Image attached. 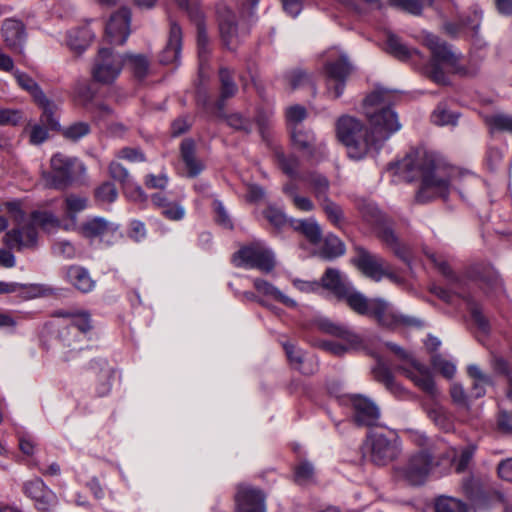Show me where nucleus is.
Returning a JSON list of instances; mask_svg holds the SVG:
<instances>
[{"label": "nucleus", "instance_id": "nucleus-15", "mask_svg": "<svg viewBox=\"0 0 512 512\" xmlns=\"http://www.w3.org/2000/svg\"><path fill=\"white\" fill-rule=\"evenodd\" d=\"M80 235L88 239H99L110 245L117 241L120 236L118 225L109 222L102 217L87 219L76 230Z\"/></svg>", "mask_w": 512, "mask_h": 512}, {"label": "nucleus", "instance_id": "nucleus-31", "mask_svg": "<svg viewBox=\"0 0 512 512\" xmlns=\"http://www.w3.org/2000/svg\"><path fill=\"white\" fill-rule=\"evenodd\" d=\"M253 285L255 289L262 295L270 297L280 303L284 304L287 307L294 308L296 307V301L292 298L286 296L282 293L277 287L273 284L269 283L266 280L256 278L253 280Z\"/></svg>", "mask_w": 512, "mask_h": 512}, {"label": "nucleus", "instance_id": "nucleus-39", "mask_svg": "<svg viewBox=\"0 0 512 512\" xmlns=\"http://www.w3.org/2000/svg\"><path fill=\"white\" fill-rule=\"evenodd\" d=\"M345 246L343 242L334 235H328L323 243L321 255L324 258L332 259L343 255Z\"/></svg>", "mask_w": 512, "mask_h": 512}, {"label": "nucleus", "instance_id": "nucleus-36", "mask_svg": "<svg viewBox=\"0 0 512 512\" xmlns=\"http://www.w3.org/2000/svg\"><path fill=\"white\" fill-rule=\"evenodd\" d=\"M57 315L69 318L71 328H76L81 333H86L92 328L90 315L86 311L61 310L57 312Z\"/></svg>", "mask_w": 512, "mask_h": 512}, {"label": "nucleus", "instance_id": "nucleus-25", "mask_svg": "<svg viewBox=\"0 0 512 512\" xmlns=\"http://www.w3.org/2000/svg\"><path fill=\"white\" fill-rule=\"evenodd\" d=\"M16 292L21 293L25 298L32 299L49 294L51 289L40 284H20L17 282L0 281V294Z\"/></svg>", "mask_w": 512, "mask_h": 512}, {"label": "nucleus", "instance_id": "nucleus-26", "mask_svg": "<svg viewBox=\"0 0 512 512\" xmlns=\"http://www.w3.org/2000/svg\"><path fill=\"white\" fill-rule=\"evenodd\" d=\"M66 280L82 293H88L95 287V281L89 271L81 266H69L65 273Z\"/></svg>", "mask_w": 512, "mask_h": 512}, {"label": "nucleus", "instance_id": "nucleus-21", "mask_svg": "<svg viewBox=\"0 0 512 512\" xmlns=\"http://www.w3.org/2000/svg\"><path fill=\"white\" fill-rule=\"evenodd\" d=\"M349 401L354 410V419L359 425L372 426L377 423L380 412L374 402L362 395H349Z\"/></svg>", "mask_w": 512, "mask_h": 512}, {"label": "nucleus", "instance_id": "nucleus-11", "mask_svg": "<svg viewBox=\"0 0 512 512\" xmlns=\"http://www.w3.org/2000/svg\"><path fill=\"white\" fill-rule=\"evenodd\" d=\"M354 263L366 277L373 281L379 282L383 277L396 281V276L391 272L388 263L382 257L363 248L357 249Z\"/></svg>", "mask_w": 512, "mask_h": 512}, {"label": "nucleus", "instance_id": "nucleus-40", "mask_svg": "<svg viewBox=\"0 0 512 512\" xmlns=\"http://www.w3.org/2000/svg\"><path fill=\"white\" fill-rule=\"evenodd\" d=\"M389 4L397 9L412 15H420L425 5L432 4V0H388Z\"/></svg>", "mask_w": 512, "mask_h": 512}, {"label": "nucleus", "instance_id": "nucleus-57", "mask_svg": "<svg viewBox=\"0 0 512 512\" xmlns=\"http://www.w3.org/2000/svg\"><path fill=\"white\" fill-rule=\"evenodd\" d=\"M432 366L446 378H452L456 372L455 364L440 355L432 358Z\"/></svg>", "mask_w": 512, "mask_h": 512}, {"label": "nucleus", "instance_id": "nucleus-13", "mask_svg": "<svg viewBox=\"0 0 512 512\" xmlns=\"http://www.w3.org/2000/svg\"><path fill=\"white\" fill-rule=\"evenodd\" d=\"M398 371L423 392L431 396L437 395V389L431 370L416 358L413 357L412 359H408V362L401 363L398 366Z\"/></svg>", "mask_w": 512, "mask_h": 512}, {"label": "nucleus", "instance_id": "nucleus-20", "mask_svg": "<svg viewBox=\"0 0 512 512\" xmlns=\"http://www.w3.org/2000/svg\"><path fill=\"white\" fill-rule=\"evenodd\" d=\"M2 39L13 53L22 54L26 42L25 27L21 21L6 19L1 27Z\"/></svg>", "mask_w": 512, "mask_h": 512}, {"label": "nucleus", "instance_id": "nucleus-64", "mask_svg": "<svg viewBox=\"0 0 512 512\" xmlns=\"http://www.w3.org/2000/svg\"><path fill=\"white\" fill-rule=\"evenodd\" d=\"M265 217L276 228H282L287 222L284 213L272 207L265 211Z\"/></svg>", "mask_w": 512, "mask_h": 512}, {"label": "nucleus", "instance_id": "nucleus-51", "mask_svg": "<svg viewBox=\"0 0 512 512\" xmlns=\"http://www.w3.org/2000/svg\"><path fill=\"white\" fill-rule=\"evenodd\" d=\"M286 80L292 89H298L309 85L314 90V84L311 81V77L302 70L291 71L286 75Z\"/></svg>", "mask_w": 512, "mask_h": 512}, {"label": "nucleus", "instance_id": "nucleus-47", "mask_svg": "<svg viewBox=\"0 0 512 512\" xmlns=\"http://www.w3.org/2000/svg\"><path fill=\"white\" fill-rule=\"evenodd\" d=\"M208 37L204 27L201 26L200 22L198 23V33H197V47H198V57H199V66L200 70L203 69L204 64L207 62L209 48L208 45Z\"/></svg>", "mask_w": 512, "mask_h": 512}, {"label": "nucleus", "instance_id": "nucleus-42", "mask_svg": "<svg viewBox=\"0 0 512 512\" xmlns=\"http://www.w3.org/2000/svg\"><path fill=\"white\" fill-rule=\"evenodd\" d=\"M123 56L125 64L133 70L135 76L138 78L146 76L149 68V61L145 56L135 54H126Z\"/></svg>", "mask_w": 512, "mask_h": 512}, {"label": "nucleus", "instance_id": "nucleus-8", "mask_svg": "<svg viewBox=\"0 0 512 512\" xmlns=\"http://www.w3.org/2000/svg\"><path fill=\"white\" fill-rule=\"evenodd\" d=\"M232 260L237 267L256 268L266 273L272 271L275 266L273 252L261 242H255L241 248L234 254Z\"/></svg>", "mask_w": 512, "mask_h": 512}, {"label": "nucleus", "instance_id": "nucleus-29", "mask_svg": "<svg viewBox=\"0 0 512 512\" xmlns=\"http://www.w3.org/2000/svg\"><path fill=\"white\" fill-rule=\"evenodd\" d=\"M339 298L345 299L348 306L360 315H369L372 306V299H367L362 293L355 290L351 285L345 289Z\"/></svg>", "mask_w": 512, "mask_h": 512}, {"label": "nucleus", "instance_id": "nucleus-22", "mask_svg": "<svg viewBox=\"0 0 512 512\" xmlns=\"http://www.w3.org/2000/svg\"><path fill=\"white\" fill-rule=\"evenodd\" d=\"M235 512H266L265 495L251 487L240 488L235 496Z\"/></svg>", "mask_w": 512, "mask_h": 512}, {"label": "nucleus", "instance_id": "nucleus-6", "mask_svg": "<svg viewBox=\"0 0 512 512\" xmlns=\"http://www.w3.org/2000/svg\"><path fill=\"white\" fill-rule=\"evenodd\" d=\"M388 436L380 432H370L366 440V449L370 460L378 466H385L398 458L401 453L400 442L394 433Z\"/></svg>", "mask_w": 512, "mask_h": 512}, {"label": "nucleus", "instance_id": "nucleus-52", "mask_svg": "<svg viewBox=\"0 0 512 512\" xmlns=\"http://www.w3.org/2000/svg\"><path fill=\"white\" fill-rule=\"evenodd\" d=\"M432 122L439 126L454 125L457 115L451 113L444 105H439L431 115Z\"/></svg>", "mask_w": 512, "mask_h": 512}, {"label": "nucleus", "instance_id": "nucleus-43", "mask_svg": "<svg viewBox=\"0 0 512 512\" xmlns=\"http://www.w3.org/2000/svg\"><path fill=\"white\" fill-rule=\"evenodd\" d=\"M283 191L291 198L297 209L304 212H309L314 209L313 202L308 197L298 195L296 193V187L293 184L284 185Z\"/></svg>", "mask_w": 512, "mask_h": 512}, {"label": "nucleus", "instance_id": "nucleus-54", "mask_svg": "<svg viewBox=\"0 0 512 512\" xmlns=\"http://www.w3.org/2000/svg\"><path fill=\"white\" fill-rule=\"evenodd\" d=\"M276 158L284 173L291 177H295L298 169V160L294 156H285L281 152H276Z\"/></svg>", "mask_w": 512, "mask_h": 512}, {"label": "nucleus", "instance_id": "nucleus-28", "mask_svg": "<svg viewBox=\"0 0 512 512\" xmlns=\"http://www.w3.org/2000/svg\"><path fill=\"white\" fill-rule=\"evenodd\" d=\"M181 29L176 23L170 27L168 43L161 54V62L164 64L177 63L181 52Z\"/></svg>", "mask_w": 512, "mask_h": 512}, {"label": "nucleus", "instance_id": "nucleus-63", "mask_svg": "<svg viewBox=\"0 0 512 512\" xmlns=\"http://www.w3.org/2000/svg\"><path fill=\"white\" fill-rule=\"evenodd\" d=\"M53 252L64 258L71 259L76 255V249L74 245L66 240L58 241L53 246Z\"/></svg>", "mask_w": 512, "mask_h": 512}, {"label": "nucleus", "instance_id": "nucleus-37", "mask_svg": "<svg viewBox=\"0 0 512 512\" xmlns=\"http://www.w3.org/2000/svg\"><path fill=\"white\" fill-rule=\"evenodd\" d=\"M485 123L491 133L507 132L512 134V115L496 113L485 117Z\"/></svg>", "mask_w": 512, "mask_h": 512}, {"label": "nucleus", "instance_id": "nucleus-12", "mask_svg": "<svg viewBox=\"0 0 512 512\" xmlns=\"http://www.w3.org/2000/svg\"><path fill=\"white\" fill-rule=\"evenodd\" d=\"M369 315L373 316L379 324L389 328L420 325L419 320L398 313L390 303L381 298L372 299Z\"/></svg>", "mask_w": 512, "mask_h": 512}, {"label": "nucleus", "instance_id": "nucleus-30", "mask_svg": "<svg viewBox=\"0 0 512 512\" xmlns=\"http://www.w3.org/2000/svg\"><path fill=\"white\" fill-rule=\"evenodd\" d=\"M94 33L85 26L68 32L67 46L76 53H82L93 41Z\"/></svg>", "mask_w": 512, "mask_h": 512}, {"label": "nucleus", "instance_id": "nucleus-19", "mask_svg": "<svg viewBox=\"0 0 512 512\" xmlns=\"http://www.w3.org/2000/svg\"><path fill=\"white\" fill-rule=\"evenodd\" d=\"M130 11L126 8L120 9L113 14L106 25L105 36L114 45H122L127 40L130 30Z\"/></svg>", "mask_w": 512, "mask_h": 512}, {"label": "nucleus", "instance_id": "nucleus-53", "mask_svg": "<svg viewBox=\"0 0 512 512\" xmlns=\"http://www.w3.org/2000/svg\"><path fill=\"white\" fill-rule=\"evenodd\" d=\"M314 478V468L309 462H301L295 469V480L304 485L310 483Z\"/></svg>", "mask_w": 512, "mask_h": 512}, {"label": "nucleus", "instance_id": "nucleus-10", "mask_svg": "<svg viewBox=\"0 0 512 512\" xmlns=\"http://www.w3.org/2000/svg\"><path fill=\"white\" fill-rule=\"evenodd\" d=\"M13 74L18 85L22 89L26 90L33 97L34 101L42 108L43 112L41 121L50 128L56 129L59 126L57 119L54 117L57 106L46 98L41 88L29 75L24 72H20L19 70L13 71Z\"/></svg>", "mask_w": 512, "mask_h": 512}, {"label": "nucleus", "instance_id": "nucleus-23", "mask_svg": "<svg viewBox=\"0 0 512 512\" xmlns=\"http://www.w3.org/2000/svg\"><path fill=\"white\" fill-rule=\"evenodd\" d=\"M88 207V199L77 194H68L64 198L63 212L65 219L62 229L65 231H76L78 229L77 214Z\"/></svg>", "mask_w": 512, "mask_h": 512}, {"label": "nucleus", "instance_id": "nucleus-50", "mask_svg": "<svg viewBox=\"0 0 512 512\" xmlns=\"http://www.w3.org/2000/svg\"><path fill=\"white\" fill-rule=\"evenodd\" d=\"M473 277L480 281L483 285H486L488 289L493 291L500 290L502 288L501 280L497 273L492 269H487L484 274L475 271Z\"/></svg>", "mask_w": 512, "mask_h": 512}, {"label": "nucleus", "instance_id": "nucleus-45", "mask_svg": "<svg viewBox=\"0 0 512 512\" xmlns=\"http://www.w3.org/2000/svg\"><path fill=\"white\" fill-rule=\"evenodd\" d=\"M321 205L323 211L325 212L327 218L334 224L340 225L343 221V212L342 209L333 202L329 197L324 198L318 201Z\"/></svg>", "mask_w": 512, "mask_h": 512}, {"label": "nucleus", "instance_id": "nucleus-24", "mask_svg": "<svg viewBox=\"0 0 512 512\" xmlns=\"http://www.w3.org/2000/svg\"><path fill=\"white\" fill-rule=\"evenodd\" d=\"M217 14L221 39L228 48L232 49L238 43L239 38L234 15L224 6L218 7Z\"/></svg>", "mask_w": 512, "mask_h": 512}, {"label": "nucleus", "instance_id": "nucleus-44", "mask_svg": "<svg viewBox=\"0 0 512 512\" xmlns=\"http://www.w3.org/2000/svg\"><path fill=\"white\" fill-rule=\"evenodd\" d=\"M387 50L399 59H407L417 54L416 50L410 51L405 45H403L398 37L395 35H388L387 37Z\"/></svg>", "mask_w": 512, "mask_h": 512}, {"label": "nucleus", "instance_id": "nucleus-48", "mask_svg": "<svg viewBox=\"0 0 512 512\" xmlns=\"http://www.w3.org/2000/svg\"><path fill=\"white\" fill-rule=\"evenodd\" d=\"M307 111L301 105H293L286 109V120L290 131L295 127L299 129V124L306 118Z\"/></svg>", "mask_w": 512, "mask_h": 512}, {"label": "nucleus", "instance_id": "nucleus-55", "mask_svg": "<svg viewBox=\"0 0 512 512\" xmlns=\"http://www.w3.org/2000/svg\"><path fill=\"white\" fill-rule=\"evenodd\" d=\"M22 112L18 109L0 108V125L16 126L22 120Z\"/></svg>", "mask_w": 512, "mask_h": 512}, {"label": "nucleus", "instance_id": "nucleus-14", "mask_svg": "<svg viewBox=\"0 0 512 512\" xmlns=\"http://www.w3.org/2000/svg\"><path fill=\"white\" fill-rule=\"evenodd\" d=\"M352 67L346 55L341 54L335 61H328L325 65L327 93L332 98L342 95L345 81L351 73Z\"/></svg>", "mask_w": 512, "mask_h": 512}, {"label": "nucleus", "instance_id": "nucleus-27", "mask_svg": "<svg viewBox=\"0 0 512 512\" xmlns=\"http://www.w3.org/2000/svg\"><path fill=\"white\" fill-rule=\"evenodd\" d=\"M498 429L505 434L512 433V376L508 377L505 397L499 403Z\"/></svg>", "mask_w": 512, "mask_h": 512}, {"label": "nucleus", "instance_id": "nucleus-9", "mask_svg": "<svg viewBox=\"0 0 512 512\" xmlns=\"http://www.w3.org/2000/svg\"><path fill=\"white\" fill-rule=\"evenodd\" d=\"M124 65L123 55L108 48H100L94 59L92 76L99 83L110 84L120 75Z\"/></svg>", "mask_w": 512, "mask_h": 512}, {"label": "nucleus", "instance_id": "nucleus-61", "mask_svg": "<svg viewBox=\"0 0 512 512\" xmlns=\"http://www.w3.org/2000/svg\"><path fill=\"white\" fill-rule=\"evenodd\" d=\"M161 213L169 220L179 221L184 218L185 209L177 202H170L168 205L164 206Z\"/></svg>", "mask_w": 512, "mask_h": 512}, {"label": "nucleus", "instance_id": "nucleus-17", "mask_svg": "<svg viewBox=\"0 0 512 512\" xmlns=\"http://www.w3.org/2000/svg\"><path fill=\"white\" fill-rule=\"evenodd\" d=\"M432 465L431 456L427 452L421 451L409 457L401 469V473L411 485H421L431 472Z\"/></svg>", "mask_w": 512, "mask_h": 512}, {"label": "nucleus", "instance_id": "nucleus-49", "mask_svg": "<svg viewBox=\"0 0 512 512\" xmlns=\"http://www.w3.org/2000/svg\"><path fill=\"white\" fill-rule=\"evenodd\" d=\"M221 81V100H225L235 95L237 86L232 80L231 73L228 69L222 68L219 72Z\"/></svg>", "mask_w": 512, "mask_h": 512}, {"label": "nucleus", "instance_id": "nucleus-38", "mask_svg": "<svg viewBox=\"0 0 512 512\" xmlns=\"http://www.w3.org/2000/svg\"><path fill=\"white\" fill-rule=\"evenodd\" d=\"M428 417L444 431H450L453 427L452 419L447 410L439 405L434 404L427 410Z\"/></svg>", "mask_w": 512, "mask_h": 512}, {"label": "nucleus", "instance_id": "nucleus-2", "mask_svg": "<svg viewBox=\"0 0 512 512\" xmlns=\"http://www.w3.org/2000/svg\"><path fill=\"white\" fill-rule=\"evenodd\" d=\"M407 181L420 183L416 200L424 203L436 197L446 198L450 184L455 180L457 169L437 161L432 154L415 151L395 165Z\"/></svg>", "mask_w": 512, "mask_h": 512}, {"label": "nucleus", "instance_id": "nucleus-16", "mask_svg": "<svg viewBox=\"0 0 512 512\" xmlns=\"http://www.w3.org/2000/svg\"><path fill=\"white\" fill-rule=\"evenodd\" d=\"M290 132L293 147L312 161L318 162L327 156L326 145L322 142L316 143L312 131L294 127Z\"/></svg>", "mask_w": 512, "mask_h": 512}, {"label": "nucleus", "instance_id": "nucleus-32", "mask_svg": "<svg viewBox=\"0 0 512 512\" xmlns=\"http://www.w3.org/2000/svg\"><path fill=\"white\" fill-rule=\"evenodd\" d=\"M181 156L189 177H195L201 173L203 164L195 157L194 142L192 140H183L181 143Z\"/></svg>", "mask_w": 512, "mask_h": 512}, {"label": "nucleus", "instance_id": "nucleus-3", "mask_svg": "<svg viewBox=\"0 0 512 512\" xmlns=\"http://www.w3.org/2000/svg\"><path fill=\"white\" fill-rule=\"evenodd\" d=\"M62 225L63 223L53 213L35 211L31 214L28 225L21 229H12L5 234L4 243L10 249L33 247L37 243L36 226L50 233L62 228Z\"/></svg>", "mask_w": 512, "mask_h": 512}, {"label": "nucleus", "instance_id": "nucleus-58", "mask_svg": "<svg viewBox=\"0 0 512 512\" xmlns=\"http://www.w3.org/2000/svg\"><path fill=\"white\" fill-rule=\"evenodd\" d=\"M283 348L286 352L287 358L291 365L298 370H301V365L303 363L304 353L301 349L297 348L294 344L285 342L283 343Z\"/></svg>", "mask_w": 512, "mask_h": 512}, {"label": "nucleus", "instance_id": "nucleus-35", "mask_svg": "<svg viewBox=\"0 0 512 512\" xmlns=\"http://www.w3.org/2000/svg\"><path fill=\"white\" fill-rule=\"evenodd\" d=\"M322 284L325 288L331 290L338 297L343 292H345V289L350 285V283H348L346 279L342 277L338 270L332 268L326 270L324 276L322 277Z\"/></svg>", "mask_w": 512, "mask_h": 512}, {"label": "nucleus", "instance_id": "nucleus-56", "mask_svg": "<svg viewBox=\"0 0 512 512\" xmlns=\"http://www.w3.org/2000/svg\"><path fill=\"white\" fill-rule=\"evenodd\" d=\"M379 237L401 258L405 257L404 250L400 247L397 237L390 228H383L378 232Z\"/></svg>", "mask_w": 512, "mask_h": 512}, {"label": "nucleus", "instance_id": "nucleus-41", "mask_svg": "<svg viewBox=\"0 0 512 512\" xmlns=\"http://www.w3.org/2000/svg\"><path fill=\"white\" fill-rule=\"evenodd\" d=\"M296 230H300L312 243H317L321 238L319 225L313 220H297L293 222Z\"/></svg>", "mask_w": 512, "mask_h": 512}, {"label": "nucleus", "instance_id": "nucleus-60", "mask_svg": "<svg viewBox=\"0 0 512 512\" xmlns=\"http://www.w3.org/2000/svg\"><path fill=\"white\" fill-rule=\"evenodd\" d=\"M118 196L117 190L115 186L110 183L106 182L102 184L97 190H96V198L104 203H112L116 200Z\"/></svg>", "mask_w": 512, "mask_h": 512}, {"label": "nucleus", "instance_id": "nucleus-1", "mask_svg": "<svg viewBox=\"0 0 512 512\" xmlns=\"http://www.w3.org/2000/svg\"><path fill=\"white\" fill-rule=\"evenodd\" d=\"M391 103V92L377 89L363 101V112L369 121V128L352 116L343 115L337 120L336 136L346 147L350 158H364L371 149H378L400 130L401 124L390 107Z\"/></svg>", "mask_w": 512, "mask_h": 512}, {"label": "nucleus", "instance_id": "nucleus-46", "mask_svg": "<svg viewBox=\"0 0 512 512\" xmlns=\"http://www.w3.org/2000/svg\"><path fill=\"white\" fill-rule=\"evenodd\" d=\"M436 512H466V505L453 497H440L435 504Z\"/></svg>", "mask_w": 512, "mask_h": 512}, {"label": "nucleus", "instance_id": "nucleus-7", "mask_svg": "<svg viewBox=\"0 0 512 512\" xmlns=\"http://www.w3.org/2000/svg\"><path fill=\"white\" fill-rule=\"evenodd\" d=\"M51 171L44 173L48 185L59 188L67 185L75 176L86 172L85 166L75 157L56 153L50 160Z\"/></svg>", "mask_w": 512, "mask_h": 512}, {"label": "nucleus", "instance_id": "nucleus-4", "mask_svg": "<svg viewBox=\"0 0 512 512\" xmlns=\"http://www.w3.org/2000/svg\"><path fill=\"white\" fill-rule=\"evenodd\" d=\"M425 45L431 51V60L426 67V74L438 84L447 83V74L461 73L458 57L437 36L427 34L424 37Z\"/></svg>", "mask_w": 512, "mask_h": 512}, {"label": "nucleus", "instance_id": "nucleus-62", "mask_svg": "<svg viewBox=\"0 0 512 512\" xmlns=\"http://www.w3.org/2000/svg\"><path fill=\"white\" fill-rule=\"evenodd\" d=\"M450 396L453 402L466 409H469V402L464 388L457 383H453L450 388Z\"/></svg>", "mask_w": 512, "mask_h": 512}, {"label": "nucleus", "instance_id": "nucleus-59", "mask_svg": "<svg viewBox=\"0 0 512 512\" xmlns=\"http://www.w3.org/2000/svg\"><path fill=\"white\" fill-rule=\"evenodd\" d=\"M90 132V127L85 122H77L67 127L63 135L70 140L77 141Z\"/></svg>", "mask_w": 512, "mask_h": 512}, {"label": "nucleus", "instance_id": "nucleus-33", "mask_svg": "<svg viewBox=\"0 0 512 512\" xmlns=\"http://www.w3.org/2000/svg\"><path fill=\"white\" fill-rule=\"evenodd\" d=\"M468 375L473 378L472 395L480 398L486 393V386L492 385V378L485 374L477 365L471 364L467 367Z\"/></svg>", "mask_w": 512, "mask_h": 512}, {"label": "nucleus", "instance_id": "nucleus-18", "mask_svg": "<svg viewBox=\"0 0 512 512\" xmlns=\"http://www.w3.org/2000/svg\"><path fill=\"white\" fill-rule=\"evenodd\" d=\"M23 491L31 498L39 511L49 512L57 505L56 494L49 489L40 478H34L24 483Z\"/></svg>", "mask_w": 512, "mask_h": 512}, {"label": "nucleus", "instance_id": "nucleus-34", "mask_svg": "<svg viewBox=\"0 0 512 512\" xmlns=\"http://www.w3.org/2000/svg\"><path fill=\"white\" fill-rule=\"evenodd\" d=\"M301 180L307 183L318 201L328 197L330 183L325 176L313 172L301 177Z\"/></svg>", "mask_w": 512, "mask_h": 512}, {"label": "nucleus", "instance_id": "nucleus-5", "mask_svg": "<svg viewBox=\"0 0 512 512\" xmlns=\"http://www.w3.org/2000/svg\"><path fill=\"white\" fill-rule=\"evenodd\" d=\"M318 327L324 333L335 336L345 342V344L336 341H323L320 346L336 356H342L348 351L358 350L363 347L362 338L350 330L347 326L334 323L331 320L324 318L318 321Z\"/></svg>", "mask_w": 512, "mask_h": 512}]
</instances>
